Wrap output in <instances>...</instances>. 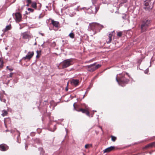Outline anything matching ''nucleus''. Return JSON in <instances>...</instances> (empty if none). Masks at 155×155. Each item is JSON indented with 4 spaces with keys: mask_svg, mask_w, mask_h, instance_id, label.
I'll return each instance as SVG.
<instances>
[{
    "mask_svg": "<svg viewBox=\"0 0 155 155\" xmlns=\"http://www.w3.org/2000/svg\"><path fill=\"white\" fill-rule=\"evenodd\" d=\"M150 22V20L147 19H143L140 25L141 31L142 32H145L147 31Z\"/></svg>",
    "mask_w": 155,
    "mask_h": 155,
    "instance_id": "1",
    "label": "nucleus"
},
{
    "mask_svg": "<svg viewBox=\"0 0 155 155\" xmlns=\"http://www.w3.org/2000/svg\"><path fill=\"white\" fill-rule=\"evenodd\" d=\"M72 61L70 59H66L64 60L60 64V68L59 66L58 68L59 69H64L72 65Z\"/></svg>",
    "mask_w": 155,
    "mask_h": 155,
    "instance_id": "2",
    "label": "nucleus"
},
{
    "mask_svg": "<svg viewBox=\"0 0 155 155\" xmlns=\"http://www.w3.org/2000/svg\"><path fill=\"white\" fill-rule=\"evenodd\" d=\"M153 3L151 2V0H146L144 2V9L146 11L149 12L153 8Z\"/></svg>",
    "mask_w": 155,
    "mask_h": 155,
    "instance_id": "3",
    "label": "nucleus"
},
{
    "mask_svg": "<svg viewBox=\"0 0 155 155\" xmlns=\"http://www.w3.org/2000/svg\"><path fill=\"white\" fill-rule=\"evenodd\" d=\"M96 64V63H95L93 64L87 66V71L92 72L101 66V65L99 64L95 65Z\"/></svg>",
    "mask_w": 155,
    "mask_h": 155,
    "instance_id": "4",
    "label": "nucleus"
},
{
    "mask_svg": "<svg viewBox=\"0 0 155 155\" xmlns=\"http://www.w3.org/2000/svg\"><path fill=\"white\" fill-rule=\"evenodd\" d=\"M116 80L119 84H127L129 81L128 79L126 78L124 76H122L119 79H117V76L116 78Z\"/></svg>",
    "mask_w": 155,
    "mask_h": 155,
    "instance_id": "5",
    "label": "nucleus"
},
{
    "mask_svg": "<svg viewBox=\"0 0 155 155\" xmlns=\"http://www.w3.org/2000/svg\"><path fill=\"white\" fill-rule=\"evenodd\" d=\"M100 5H94V4L91 7V12H92V14H95L98 11Z\"/></svg>",
    "mask_w": 155,
    "mask_h": 155,
    "instance_id": "6",
    "label": "nucleus"
},
{
    "mask_svg": "<svg viewBox=\"0 0 155 155\" xmlns=\"http://www.w3.org/2000/svg\"><path fill=\"white\" fill-rule=\"evenodd\" d=\"M21 35L22 36L23 39H29L31 38V35L28 32H25L22 33Z\"/></svg>",
    "mask_w": 155,
    "mask_h": 155,
    "instance_id": "7",
    "label": "nucleus"
},
{
    "mask_svg": "<svg viewBox=\"0 0 155 155\" xmlns=\"http://www.w3.org/2000/svg\"><path fill=\"white\" fill-rule=\"evenodd\" d=\"M34 54V52L33 51L29 52L25 57L22 58V59L24 60L28 59V60H29L32 58Z\"/></svg>",
    "mask_w": 155,
    "mask_h": 155,
    "instance_id": "8",
    "label": "nucleus"
},
{
    "mask_svg": "<svg viewBox=\"0 0 155 155\" xmlns=\"http://www.w3.org/2000/svg\"><path fill=\"white\" fill-rule=\"evenodd\" d=\"M8 147L6 144H2L0 145V150L2 151H5L8 149Z\"/></svg>",
    "mask_w": 155,
    "mask_h": 155,
    "instance_id": "9",
    "label": "nucleus"
},
{
    "mask_svg": "<svg viewBox=\"0 0 155 155\" xmlns=\"http://www.w3.org/2000/svg\"><path fill=\"white\" fill-rule=\"evenodd\" d=\"M89 26L91 29L94 30L97 28L98 27L100 26V25L98 23H94L90 24Z\"/></svg>",
    "mask_w": 155,
    "mask_h": 155,
    "instance_id": "10",
    "label": "nucleus"
},
{
    "mask_svg": "<svg viewBox=\"0 0 155 155\" xmlns=\"http://www.w3.org/2000/svg\"><path fill=\"white\" fill-rule=\"evenodd\" d=\"M16 19L17 21H21V15L19 12H17L15 13Z\"/></svg>",
    "mask_w": 155,
    "mask_h": 155,
    "instance_id": "11",
    "label": "nucleus"
},
{
    "mask_svg": "<svg viewBox=\"0 0 155 155\" xmlns=\"http://www.w3.org/2000/svg\"><path fill=\"white\" fill-rule=\"evenodd\" d=\"M79 83V81L77 79H72L71 81V83L72 85L76 86L78 85Z\"/></svg>",
    "mask_w": 155,
    "mask_h": 155,
    "instance_id": "12",
    "label": "nucleus"
},
{
    "mask_svg": "<svg viewBox=\"0 0 155 155\" xmlns=\"http://www.w3.org/2000/svg\"><path fill=\"white\" fill-rule=\"evenodd\" d=\"M114 147L111 146L105 149L104 151V153L106 152H108L114 150Z\"/></svg>",
    "mask_w": 155,
    "mask_h": 155,
    "instance_id": "13",
    "label": "nucleus"
},
{
    "mask_svg": "<svg viewBox=\"0 0 155 155\" xmlns=\"http://www.w3.org/2000/svg\"><path fill=\"white\" fill-rule=\"evenodd\" d=\"M79 111L85 114L87 116L90 117L89 112L86 109L80 108Z\"/></svg>",
    "mask_w": 155,
    "mask_h": 155,
    "instance_id": "14",
    "label": "nucleus"
},
{
    "mask_svg": "<svg viewBox=\"0 0 155 155\" xmlns=\"http://www.w3.org/2000/svg\"><path fill=\"white\" fill-rule=\"evenodd\" d=\"M51 23L54 27L58 28L59 25V22L58 21H55L54 20H51Z\"/></svg>",
    "mask_w": 155,
    "mask_h": 155,
    "instance_id": "15",
    "label": "nucleus"
},
{
    "mask_svg": "<svg viewBox=\"0 0 155 155\" xmlns=\"http://www.w3.org/2000/svg\"><path fill=\"white\" fill-rule=\"evenodd\" d=\"M38 150L39 151H40V155H47L46 154H45V151L44 150H43L42 148L40 147L38 148Z\"/></svg>",
    "mask_w": 155,
    "mask_h": 155,
    "instance_id": "16",
    "label": "nucleus"
},
{
    "mask_svg": "<svg viewBox=\"0 0 155 155\" xmlns=\"http://www.w3.org/2000/svg\"><path fill=\"white\" fill-rule=\"evenodd\" d=\"M112 35L110 33L108 35V40L106 41V42L107 43H110L112 40Z\"/></svg>",
    "mask_w": 155,
    "mask_h": 155,
    "instance_id": "17",
    "label": "nucleus"
},
{
    "mask_svg": "<svg viewBox=\"0 0 155 155\" xmlns=\"http://www.w3.org/2000/svg\"><path fill=\"white\" fill-rule=\"evenodd\" d=\"M11 28V25L7 26L4 29V30H3L4 32H6L8 30H10Z\"/></svg>",
    "mask_w": 155,
    "mask_h": 155,
    "instance_id": "18",
    "label": "nucleus"
},
{
    "mask_svg": "<svg viewBox=\"0 0 155 155\" xmlns=\"http://www.w3.org/2000/svg\"><path fill=\"white\" fill-rule=\"evenodd\" d=\"M31 7L35 8V9H37V4L36 2H32L31 3Z\"/></svg>",
    "mask_w": 155,
    "mask_h": 155,
    "instance_id": "19",
    "label": "nucleus"
},
{
    "mask_svg": "<svg viewBox=\"0 0 155 155\" xmlns=\"http://www.w3.org/2000/svg\"><path fill=\"white\" fill-rule=\"evenodd\" d=\"M72 31L70 33L69 35V36L70 38H74L75 37V35L74 33L72 32Z\"/></svg>",
    "mask_w": 155,
    "mask_h": 155,
    "instance_id": "20",
    "label": "nucleus"
},
{
    "mask_svg": "<svg viewBox=\"0 0 155 155\" xmlns=\"http://www.w3.org/2000/svg\"><path fill=\"white\" fill-rule=\"evenodd\" d=\"M2 115L3 116H4L6 115L7 114V112L5 110H3L2 111Z\"/></svg>",
    "mask_w": 155,
    "mask_h": 155,
    "instance_id": "21",
    "label": "nucleus"
},
{
    "mask_svg": "<svg viewBox=\"0 0 155 155\" xmlns=\"http://www.w3.org/2000/svg\"><path fill=\"white\" fill-rule=\"evenodd\" d=\"M3 61L2 60L0 59V68H2L3 66Z\"/></svg>",
    "mask_w": 155,
    "mask_h": 155,
    "instance_id": "22",
    "label": "nucleus"
},
{
    "mask_svg": "<svg viewBox=\"0 0 155 155\" xmlns=\"http://www.w3.org/2000/svg\"><path fill=\"white\" fill-rule=\"evenodd\" d=\"M111 140L112 141L114 142L117 139V138L116 137L114 136H111Z\"/></svg>",
    "mask_w": 155,
    "mask_h": 155,
    "instance_id": "23",
    "label": "nucleus"
},
{
    "mask_svg": "<svg viewBox=\"0 0 155 155\" xmlns=\"http://www.w3.org/2000/svg\"><path fill=\"white\" fill-rule=\"evenodd\" d=\"M92 144H87L85 146V147L86 149H87L88 147H92Z\"/></svg>",
    "mask_w": 155,
    "mask_h": 155,
    "instance_id": "24",
    "label": "nucleus"
},
{
    "mask_svg": "<svg viewBox=\"0 0 155 155\" xmlns=\"http://www.w3.org/2000/svg\"><path fill=\"white\" fill-rule=\"evenodd\" d=\"M80 109L77 106H76V107L74 109L78 112H80Z\"/></svg>",
    "mask_w": 155,
    "mask_h": 155,
    "instance_id": "25",
    "label": "nucleus"
},
{
    "mask_svg": "<svg viewBox=\"0 0 155 155\" xmlns=\"http://www.w3.org/2000/svg\"><path fill=\"white\" fill-rule=\"evenodd\" d=\"M122 35V33L121 32H118L117 33V36L119 37H120Z\"/></svg>",
    "mask_w": 155,
    "mask_h": 155,
    "instance_id": "26",
    "label": "nucleus"
},
{
    "mask_svg": "<svg viewBox=\"0 0 155 155\" xmlns=\"http://www.w3.org/2000/svg\"><path fill=\"white\" fill-rule=\"evenodd\" d=\"M0 100L1 101L3 102L4 103L6 102V100L5 99L2 98L1 97H0Z\"/></svg>",
    "mask_w": 155,
    "mask_h": 155,
    "instance_id": "27",
    "label": "nucleus"
},
{
    "mask_svg": "<svg viewBox=\"0 0 155 155\" xmlns=\"http://www.w3.org/2000/svg\"><path fill=\"white\" fill-rule=\"evenodd\" d=\"M28 10L30 11V12H33L34 11V10L33 9L30 8H28Z\"/></svg>",
    "mask_w": 155,
    "mask_h": 155,
    "instance_id": "28",
    "label": "nucleus"
},
{
    "mask_svg": "<svg viewBox=\"0 0 155 155\" xmlns=\"http://www.w3.org/2000/svg\"><path fill=\"white\" fill-rule=\"evenodd\" d=\"M93 4L94 5L96 3L98 0H91Z\"/></svg>",
    "mask_w": 155,
    "mask_h": 155,
    "instance_id": "29",
    "label": "nucleus"
},
{
    "mask_svg": "<svg viewBox=\"0 0 155 155\" xmlns=\"http://www.w3.org/2000/svg\"><path fill=\"white\" fill-rule=\"evenodd\" d=\"M91 8H89L87 12L89 14H92V12H91Z\"/></svg>",
    "mask_w": 155,
    "mask_h": 155,
    "instance_id": "30",
    "label": "nucleus"
},
{
    "mask_svg": "<svg viewBox=\"0 0 155 155\" xmlns=\"http://www.w3.org/2000/svg\"><path fill=\"white\" fill-rule=\"evenodd\" d=\"M27 2L29 4L31 3L32 2H31V0H27Z\"/></svg>",
    "mask_w": 155,
    "mask_h": 155,
    "instance_id": "31",
    "label": "nucleus"
},
{
    "mask_svg": "<svg viewBox=\"0 0 155 155\" xmlns=\"http://www.w3.org/2000/svg\"><path fill=\"white\" fill-rule=\"evenodd\" d=\"M152 144H152V143H150V144H148V146H149V147H153V145H152Z\"/></svg>",
    "mask_w": 155,
    "mask_h": 155,
    "instance_id": "32",
    "label": "nucleus"
},
{
    "mask_svg": "<svg viewBox=\"0 0 155 155\" xmlns=\"http://www.w3.org/2000/svg\"><path fill=\"white\" fill-rule=\"evenodd\" d=\"M121 0V1L123 3H126L127 1V0Z\"/></svg>",
    "mask_w": 155,
    "mask_h": 155,
    "instance_id": "33",
    "label": "nucleus"
},
{
    "mask_svg": "<svg viewBox=\"0 0 155 155\" xmlns=\"http://www.w3.org/2000/svg\"><path fill=\"white\" fill-rule=\"evenodd\" d=\"M41 51H36L37 54H39V53H41Z\"/></svg>",
    "mask_w": 155,
    "mask_h": 155,
    "instance_id": "34",
    "label": "nucleus"
},
{
    "mask_svg": "<svg viewBox=\"0 0 155 155\" xmlns=\"http://www.w3.org/2000/svg\"><path fill=\"white\" fill-rule=\"evenodd\" d=\"M13 74V73H10L9 76V77H11V78L12 77V75Z\"/></svg>",
    "mask_w": 155,
    "mask_h": 155,
    "instance_id": "35",
    "label": "nucleus"
},
{
    "mask_svg": "<svg viewBox=\"0 0 155 155\" xmlns=\"http://www.w3.org/2000/svg\"><path fill=\"white\" fill-rule=\"evenodd\" d=\"M149 146H148V145L146 146L143 149H147L148 148H149Z\"/></svg>",
    "mask_w": 155,
    "mask_h": 155,
    "instance_id": "36",
    "label": "nucleus"
},
{
    "mask_svg": "<svg viewBox=\"0 0 155 155\" xmlns=\"http://www.w3.org/2000/svg\"><path fill=\"white\" fill-rule=\"evenodd\" d=\"M8 70L10 71H12L13 70V69L12 68H8Z\"/></svg>",
    "mask_w": 155,
    "mask_h": 155,
    "instance_id": "37",
    "label": "nucleus"
},
{
    "mask_svg": "<svg viewBox=\"0 0 155 155\" xmlns=\"http://www.w3.org/2000/svg\"><path fill=\"white\" fill-rule=\"evenodd\" d=\"M152 144H153L152 145H153V146L155 147V142L152 143Z\"/></svg>",
    "mask_w": 155,
    "mask_h": 155,
    "instance_id": "38",
    "label": "nucleus"
},
{
    "mask_svg": "<svg viewBox=\"0 0 155 155\" xmlns=\"http://www.w3.org/2000/svg\"><path fill=\"white\" fill-rule=\"evenodd\" d=\"M39 57H40V56L39 55L37 54L36 56V58H39Z\"/></svg>",
    "mask_w": 155,
    "mask_h": 155,
    "instance_id": "39",
    "label": "nucleus"
},
{
    "mask_svg": "<svg viewBox=\"0 0 155 155\" xmlns=\"http://www.w3.org/2000/svg\"><path fill=\"white\" fill-rule=\"evenodd\" d=\"M75 103H74V104H73V107H74V108H75V107H76V106H75Z\"/></svg>",
    "mask_w": 155,
    "mask_h": 155,
    "instance_id": "40",
    "label": "nucleus"
},
{
    "mask_svg": "<svg viewBox=\"0 0 155 155\" xmlns=\"http://www.w3.org/2000/svg\"><path fill=\"white\" fill-rule=\"evenodd\" d=\"M91 87H88V88H87V91H88L91 88Z\"/></svg>",
    "mask_w": 155,
    "mask_h": 155,
    "instance_id": "41",
    "label": "nucleus"
},
{
    "mask_svg": "<svg viewBox=\"0 0 155 155\" xmlns=\"http://www.w3.org/2000/svg\"><path fill=\"white\" fill-rule=\"evenodd\" d=\"M126 15L124 16V17H123V18L124 19H125V18H126Z\"/></svg>",
    "mask_w": 155,
    "mask_h": 155,
    "instance_id": "42",
    "label": "nucleus"
},
{
    "mask_svg": "<svg viewBox=\"0 0 155 155\" xmlns=\"http://www.w3.org/2000/svg\"><path fill=\"white\" fill-rule=\"evenodd\" d=\"M41 14L38 17V18H41Z\"/></svg>",
    "mask_w": 155,
    "mask_h": 155,
    "instance_id": "43",
    "label": "nucleus"
},
{
    "mask_svg": "<svg viewBox=\"0 0 155 155\" xmlns=\"http://www.w3.org/2000/svg\"><path fill=\"white\" fill-rule=\"evenodd\" d=\"M27 147H28L26 145L25 146V148L26 150H27Z\"/></svg>",
    "mask_w": 155,
    "mask_h": 155,
    "instance_id": "44",
    "label": "nucleus"
},
{
    "mask_svg": "<svg viewBox=\"0 0 155 155\" xmlns=\"http://www.w3.org/2000/svg\"><path fill=\"white\" fill-rule=\"evenodd\" d=\"M29 4L28 3L27 4V5H26V6H27V7L29 6Z\"/></svg>",
    "mask_w": 155,
    "mask_h": 155,
    "instance_id": "45",
    "label": "nucleus"
},
{
    "mask_svg": "<svg viewBox=\"0 0 155 155\" xmlns=\"http://www.w3.org/2000/svg\"><path fill=\"white\" fill-rule=\"evenodd\" d=\"M41 46L43 48H44V44H42L41 45Z\"/></svg>",
    "mask_w": 155,
    "mask_h": 155,
    "instance_id": "46",
    "label": "nucleus"
},
{
    "mask_svg": "<svg viewBox=\"0 0 155 155\" xmlns=\"http://www.w3.org/2000/svg\"><path fill=\"white\" fill-rule=\"evenodd\" d=\"M36 140H37L38 141H39V142L40 143V140H39V139H36Z\"/></svg>",
    "mask_w": 155,
    "mask_h": 155,
    "instance_id": "47",
    "label": "nucleus"
},
{
    "mask_svg": "<svg viewBox=\"0 0 155 155\" xmlns=\"http://www.w3.org/2000/svg\"><path fill=\"white\" fill-rule=\"evenodd\" d=\"M99 127L101 129L102 131H103V130L102 129V127Z\"/></svg>",
    "mask_w": 155,
    "mask_h": 155,
    "instance_id": "48",
    "label": "nucleus"
},
{
    "mask_svg": "<svg viewBox=\"0 0 155 155\" xmlns=\"http://www.w3.org/2000/svg\"><path fill=\"white\" fill-rule=\"evenodd\" d=\"M6 68L7 69H8V68H9V67L8 66H7V67H6Z\"/></svg>",
    "mask_w": 155,
    "mask_h": 155,
    "instance_id": "49",
    "label": "nucleus"
},
{
    "mask_svg": "<svg viewBox=\"0 0 155 155\" xmlns=\"http://www.w3.org/2000/svg\"><path fill=\"white\" fill-rule=\"evenodd\" d=\"M4 123H5V125H6V122H5V121H4Z\"/></svg>",
    "mask_w": 155,
    "mask_h": 155,
    "instance_id": "50",
    "label": "nucleus"
},
{
    "mask_svg": "<svg viewBox=\"0 0 155 155\" xmlns=\"http://www.w3.org/2000/svg\"><path fill=\"white\" fill-rule=\"evenodd\" d=\"M147 71H145V74H147Z\"/></svg>",
    "mask_w": 155,
    "mask_h": 155,
    "instance_id": "51",
    "label": "nucleus"
},
{
    "mask_svg": "<svg viewBox=\"0 0 155 155\" xmlns=\"http://www.w3.org/2000/svg\"><path fill=\"white\" fill-rule=\"evenodd\" d=\"M126 74L127 75H128V74L127 73H126Z\"/></svg>",
    "mask_w": 155,
    "mask_h": 155,
    "instance_id": "52",
    "label": "nucleus"
},
{
    "mask_svg": "<svg viewBox=\"0 0 155 155\" xmlns=\"http://www.w3.org/2000/svg\"><path fill=\"white\" fill-rule=\"evenodd\" d=\"M41 4H40V7H41Z\"/></svg>",
    "mask_w": 155,
    "mask_h": 155,
    "instance_id": "53",
    "label": "nucleus"
},
{
    "mask_svg": "<svg viewBox=\"0 0 155 155\" xmlns=\"http://www.w3.org/2000/svg\"><path fill=\"white\" fill-rule=\"evenodd\" d=\"M76 24L77 25H78V23H76Z\"/></svg>",
    "mask_w": 155,
    "mask_h": 155,
    "instance_id": "54",
    "label": "nucleus"
},
{
    "mask_svg": "<svg viewBox=\"0 0 155 155\" xmlns=\"http://www.w3.org/2000/svg\"><path fill=\"white\" fill-rule=\"evenodd\" d=\"M26 50H25V52L26 53Z\"/></svg>",
    "mask_w": 155,
    "mask_h": 155,
    "instance_id": "55",
    "label": "nucleus"
},
{
    "mask_svg": "<svg viewBox=\"0 0 155 155\" xmlns=\"http://www.w3.org/2000/svg\"><path fill=\"white\" fill-rule=\"evenodd\" d=\"M36 43H35V45H36Z\"/></svg>",
    "mask_w": 155,
    "mask_h": 155,
    "instance_id": "56",
    "label": "nucleus"
},
{
    "mask_svg": "<svg viewBox=\"0 0 155 155\" xmlns=\"http://www.w3.org/2000/svg\"><path fill=\"white\" fill-rule=\"evenodd\" d=\"M84 96H85V95H84V97H83V98H84Z\"/></svg>",
    "mask_w": 155,
    "mask_h": 155,
    "instance_id": "57",
    "label": "nucleus"
},
{
    "mask_svg": "<svg viewBox=\"0 0 155 155\" xmlns=\"http://www.w3.org/2000/svg\"><path fill=\"white\" fill-rule=\"evenodd\" d=\"M46 8H47L48 7V6H46Z\"/></svg>",
    "mask_w": 155,
    "mask_h": 155,
    "instance_id": "58",
    "label": "nucleus"
}]
</instances>
